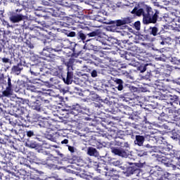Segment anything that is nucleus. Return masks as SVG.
I'll return each mask as SVG.
<instances>
[{
	"mask_svg": "<svg viewBox=\"0 0 180 180\" xmlns=\"http://www.w3.org/2000/svg\"><path fill=\"white\" fill-rule=\"evenodd\" d=\"M27 44L28 46L29 49H34V46L30 41H27Z\"/></svg>",
	"mask_w": 180,
	"mask_h": 180,
	"instance_id": "obj_56",
	"label": "nucleus"
},
{
	"mask_svg": "<svg viewBox=\"0 0 180 180\" xmlns=\"http://www.w3.org/2000/svg\"><path fill=\"white\" fill-rule=\"evenodd\" d=\"M26 146L30 148H37V147H39V144L37 143V142L34 141H30V140H28L26 142Z\"/></svg>",
	"mask_w": 180,
	"mask_h": 180,
	"instance_id": "obj_35",
	"label": "nucleus"
},
{
	"mask_svg": "<svg viewBox=\"0 0 180 180\" xmlns=\"http://www.w3.org/2000/svg\"><path fill=\"white\" fill-rule=\"evenodd\" d=\"M23 9H17L15 11H11L9 13L8 18L11 23H19L22 22V19H25V15L20 13Z\"/></svg>",
	"mask_w": 180,
	"mask_h": 180,
	"instance_id": "obj_17",
	"label": "nucleus"
},
{
	"mask_svg": "<svg viewBox=\"0 0 180 180\" xmlns=\"http://www.w3.org/2000/svg\"><path fill=\"white\" fill-rule=\"evenodd\" d=\"M167 43V39H164L163 41H160V44H162V46H164V44H165Z\"/></svg>",
	"mask_w": 180,
	"mask_h": 180,
	"instance_id": "obj_63",
	"label": "nucleus"
},
{
	"mask_svg": "<svg viewBox=\"0 0 180 180\" xmlns=\"http://www.w3.org/2000/svg\"><path fill=\"white\" fill-rule=\"evenodd\" d=\"M124 115H128L129 119L131 120H141V122H145L147 123V117H146L144 112H141V110H136L134 111L131 110V108L127 107L126 110L124 111Z\"/></svg>",
	"mask_w": 180,
	"mask_h": 180,
	"instance_id": "obj_13",
	"label": "nucleus"
},
{
	"mask_svg": "<svg viewBox=\"0 0 180 180\" xmlns=\"http://www.w3.org/2000/svg\"><path fill=\"white\" fill-rule=\"evenodd\" d=\"M169 61L174 65H180V59H178L176 57H173L169 59Z\"/></svg>",
	"mask_w": 180,
	"mask_h": 180,
	"instance_id": "obj_37",
	"label": "nucleus"
},
{
	"mask_svg": "<svg viewBox=\"0 0 180 180\" xmlns=\"http://www.w3.org/2000/svg\"><path fill=\"white\" fill-rule=\"evenodd\" d=\"M27 137H32V136H34V132L32 130L27 131Z\"/></svg>",
	"mask_w": 180,
	"mask_h": 180,
	"instance_id": "obj_54",
	"label": "nucleus"
},
{
	"mask_svg": "<svg viewBox=\"0 0 180 180\" xmlns=\"http://www.w3.org/2000/svg\"><path fill=\"white\" fill-rule=\"evenodd\" d=\"M91 76L92 78H96V77H98V72L96 70H92L91 72Z\"/></svg>",
	"mask_w": 180,
	"mask_h": 180,
	"instance_id": "obj_51",
	"label": "nucleus"
},
{
	"mask_svg": "<svg viewBox=\"0 0 180 180\" xmlns=\"http://www.w3.org/2000/svg\"><path fill=\"white\" fill-rule=\"evenodd\" d=\"M129 23H131L130 18H124L122 20H108V22H105V25H110V30L111 32H117L120 26L129 25Z\"/></svg>",
	"mask_w": 180,
	"mask_h": 180,
	"instance_id": "obj_14",
	"label": "nucleus"
},
{
	"mask_svg": "<svg viewBox=\"0 0 180 180\" xmlns=\"http://www.w3.org/2000/svg\"><path fill=\"white\" fill-rule=\"evenodd\" d=\"M98 31H93L86 34V36H88V37H96V36H98Z\"/></svg>",
	"mask_w": 180,
	"mask_h": 180,
	"instance_id": "obj_44",
	"label": "nucleus"
},
{
	"mask_svg": "<svg viewBox=\"0 0 180 180\" xmlns=\"http://www.w3.org/2000/svg\"><path fill=\"white\" fill-rule=\"evenodd\" d=\"M20 175H22L25 176L26 175L27 172L25 169H20Z\"/></svg>",
	"mask_w": 180,
	"mask_h": 180,
	"instance_id": "obj_59",
	"label": "nucleus"
},
{
	"mask_svg": "<svg viewBox=\"0 0 180 180\" xmlns=\"http://www.w3.org/2000/svg\"><path fill=\"white\" fill-rule=\"evenodd\" d=\"M28 180H46V179H41L39 177H37V179H33V178L30 177V179H28Z\"/></svg>",
	"mask_w": 180,
	"mask_h": 180,
	"instance_id": "obj_64",
	"label": "nucleus"
},
{
	"mask_svg": "<svg viewBox=\"0 0 180 180\" xmlns=\"http://www.w3.org/2000/svg\"><path fill=\"white\" fill-rule=\"evenodd\" d=\"M8 143H11L8 136L4 135L0 136V144H8Z\"/></svg>",
	"mask_w": 180,
	"mask_h": 180,
	"instance_id": "obj_36",
	"label": "nucleus"
},
{
	"mask_svg": "<svg viewBox=\"0 0 180 180\" xmlns=\"http://www.w3.org/2000/svg\"><path fill=\"white\" fill-rule=\"evenodd\" d=\"M11 132L13 133V134H15L16 136H19V134H20V133H23V130L22 129H16L15 128H13L11 129Z\"/></svg>",
	"mask_w": 180,
	"mask_h": 180,
	"instance_id": "obj_43",
	"label": "nucleus"
},
{
	"mask_svg": "<svg viewBox=\"0 0 180 180\" xmlns=\"http://www.w3.org/2000/svg\"><path fill=\"white\" fill-rule=\"evenodd\" d=\"M50 49H46V75H53V77H58V78H62L63 81L66 84V85H70L72 84L74 81V60L70 59L68 62L65 63V65L67 67V76L66 78L64 77V71L63 68H56L51 65L54 63V59L56 58V55L50 52Z\"/></svg>",
	"mask_w": 180,
	"mask_h": 180,
	"instance_id": "obj_1",
	"label": "nucleus"
},
{
	"mask_svg": "<svg viewBox=\"0 0 180 180\" xmlns=\"http://www.w3.org/2000/svg\"><path fill=\"white\" fill-rule=\"evenodd\" d=\"M3 25H4V26H6L7 27H11V25H9V22H8L7 21H4L3 22Z\"/></svg>",
	"mask_w": 180,
	"mask_h": 180,
	"instance_id": "obj_60",
	"label": "nucleus"
},
{
	"mask_svg": "<svg viewBox=\"0 0 180 180\" xmlns=\"http://www.w3.org/2000/svg\"><path fill=\"white\" fill-rule=\"evenodd\" d=\"M46 180H57V179L56 178V176H48L46 178Z\"/></svg>",
	"mask_w": 180,
	"mask_h": 180,
	"instance_id": "obj_58",
	"label": "nucleus"
},
{
	"mask_svg": "<svg viewBox=\"0 0 180 180\" xmlns=\"http://www.w3.org/2000/svg\"><path fill=\"white\" fill-rule=\"evenodd\" d=\"M94 19L95 20H97V22H101L105 25H106V22H108V20H106V17L103 15V13L102 12H99L98 15L95 16Z\"/></svg>",
	"mask_w": 180,
	"mask_h": 180,
	"instance_id": "obj_28",
	"label": "nucleus"
},
{
	"mask_svg": "<svg viewBox=\"0 0 180 180\" xmlns=\"http://www.w3.org/2000/svg\"><path fill=\"white\" fill-rule=\"evenodd\" d=\"M63 31L68 37H77V33H75V32H70L67 30H63Z\"/></svg>",
	"mask_w": 180,
	"mask_h": 180,
	"instance_id": "obj_39",
	"label": "nucleus"
},
{
	"mask_svg": "<svg viewBox=\"0 0 180 180\" xmlns=\"http://www.w3.org/2000/svg\"><path fill=\"white\" fill-rule=\"evenodd\" d=\"M163 57H165V58H171V53L170 52H165L162 54Z\"/></svg>",
	"mask_w": 180,
	"mask_h": 180,
	"instance_id": "obj_53",
	"label": "nucleus"
},
{
	"mask_svg": "<svg viewBox=\"0 0 180 180\" xmlns=\"http://www.w3.org/2000/svg\"><path fill=\"white\" fill-rule=\"evenodd\" d=\"M1 62L4 63V64H12V56L11 57H4L1 58Z\"/></svg>",
	"mask_w": 180,
	"mask_h": 180,
	"instance_id": "obj_41",
	"label": "nucleus"
},
{
	"mask_svg": "<svg viewBox=\"0 0 180 180\" xmlns=\"http://www.w3.org/2000/svg\"><path fill=\"white\" fill-rule=\"evenodd\" d=\"M144 140H145L144 136L141 135H136L135 144H137V146H139V147H141V146H143V144H144Z\"/></svg>",
	"mask_w": 180,
	"mask_h": 180,
	"instance_id": "obj_34",
	"label": "nucleus"
},
{
	"mask_svg": "<svg viewBox=\"0 0 180 180\" xmlns=\"http://www.w3.org/2000/svg\"><path fill=\"white\" fill-rule=\"evenodd\" d=\"M156 89L162 91V92H167V91H168V85L163 82H159L156 84Z\"/></svg>",
	"mask_w": 180,
	"mask_h": 180,
	"instance_id": "obj_27",
	"label": "nucleus"
},
{
	"mask_svg": "<svg viewBox=\"0 0 180 180\" xmlns=\"http://www.w3.org/2000/svg\"><path fill=\"white\" fill-rule=\"evenodd\" d=\"M112 81H114V82H115V84H117V86H115V88H117V89H118L119 91H123V80L121 79H117V78H114L112 79Z\"/></svg>",
	"mask_w": 180,
	"mask_h": 180,
	"instance_id": "obj_30",
	"label": "nucleus"
},
{
	"mask_svg": "<svg viewBox=\"0 0 180 180\" xmlns=\"http://www.w3.org/2000/svg\"><path fill=\"white\" fill-rule=\"evenodd\" d=\"M80 52H74L72 56L73 57H78V56H79Z\"/></svg>",
	"mask_w": 180,
	"mask_h": 180,
	"instance_id": "obj_62",
	"label": "nucleus"
},
{
	"mask_svg": "<svg viewBox=\"0 0 180 180\" xmlns=\"http://www.w3.org/2000/svg\"><path fill=\"white\" fill-rule=\"evenodd\" d=\"M35 94H37V96H31V98H37L36 101H31L30 103L32 109L40 112L41 110V105L46 103V93L43 91H35Z\"/></svg>",
	"mask_w": 180,
	"mask_h": 180,
	"instance_id": "obj_12",
	"label": "nucleus"
},
{
	"mask_svg": "<svg viewBox=\"0 0 180 180\" xmlns=\"http://www.w3.org/2000/svg\"><path fill=\"white\" fill-rule=\"evenodd\" d=\"M116 175V170L113 169H109L107 170V173L105 174V176H110V178L115 176Z\"/></svg>",
	"mask_w": 180,
	"mask_h": 180,
	"instance_id": "obj_38",
	"label": "nucleus"
},
{
	"mask_svg": "<svg viewBox=\"0 0 180 180\" xmlns=\"http://www.w3.org/2000/svg\"><path fill=\"white\" fill-rule=\"evenodd\" d=\"M144 63H146L141 64L137 68L138 71H140V72H146V71L150 68L149 67H153L151 63H148V62Z\"/></svg>",
	"mask_w": 180,
	"mask_h": 180,
	"instance_id": "obj_24",
	"label": "nucleus"
},
{
	"mask_svg": "<svg viewBox=\"0 0 180 180\" xmlns=\"http://www.w3.org/2000/svg\"><path fill=\"white\" fill-rule=\"evenodd\" d=\"M131 13L134 16H143V25L157 23V20H158V15H160V12L158 10H155L154 12L153 8L148 6H146L145 10L144 8H139L138 6H135L131 11Z\"/></svg>",
	"mask_w": 180,
	"mask_h": 180,
	"instance_id": "obj_3",
	"label": "nucleus"
},
{
	"mask_svg": "<svg viewBox=\"0 0 180 180\" xmlns=\"http://www.w3.org/2000/svg\"><path fill=\"white\" fill-rule=\"evenodd\" d=\"M156 98L160 101H168L169 97L166 94L159 93V96H157Z\"/></svg>",
	"mask_w": 180,
	"mask_h": 180,
	"instance_id": "obj_40",
	"label": "nucleus"
},
{
	"mask_svg": "<svg viewBox=\"0 0 180 180\" xmlns=\"http://www.w3.org/2000/svg\"><path fill=\"white\" fill-rule=\"evenodd\" d=\"M70 116H74L72 118V122H75L76 123H81L82 120H86V117H84V113H82V108L79 104H76L72 106V108L69 111Z\"/></svg>",
	"mask_w": 180,
	"mask_h": 180,
	"instance_id": "obj_11",
	"label": "nucleus"
},
{
	"mask_svg": "<svg viewBox=\"0 0 180 180\" xmlns=\"http://www.w3.org/2000/svg\"><path fill=\"white\" fill-rule=\"evenodd\" d=\"M127 54V51H121L120 52V56L122 57V58H126V55Z\"/></svg>",
	"mask_w": 180,
	"mask_h": 180,
	"instance_id": "obj_52",
	"label": "nucleus"
},
{
	"mask_svg": "<svg viewBox=\"0 0 180 180\" xmlns=\"http://www.w3.org/2000/svg\"><path fill=\"white\" fill-rule=\"evenodd\" d=\"M84 43L85 44L84 48L86 49V50H95V45H94V39H86Z\"/></svg>",
	"mask_w": 180,
	"mask_h": 180,
	"instance_id": "obj_25",
	"label": "nucleus"
},
{
	"mask_svg": "<svg viewBox=\"0 0 180 180\" xmlns=\"http://www.w3.org/2000/svg\"><path fill=\"white\" fill-rule=\"evenodd\" d=\"M76 37L77 40H80L81 41H83V43L86 41V34L84 33L83 30L77 32L76 34Z\"/></svg>",
	"mask_w": 180,
	"mask_h": 180,
	"instance_id": "obj_29",
	"label": "nucleus"
},
{
	"mask_svg": "<svg viewBox=\"0 0 180 180\" xmlns=\"http://www.w3.org/2000/svg\"><path fill=\"white\" fill-rule=\"evenodd\" d=\"M158 27H157L156 26L154 27H149L148 29L147 30V33L148 34H150V36H158V34H160V32Z\"/></svg>",
	"mask_w": 180,
	"mask_h": 180,
	"instance_id": "obj_26",
	"label": "nucleus"
},
{
	"mask_svg": "<svg viewBox=\"0 0 180 180\" xmlns=\"http://www.w3.org/2000/svg\"><path fill=\"white\" fill-rule=\"evenodd\" d=\"M43 70L44 68H41L39 65H32L30 69V72L32 75L37 77V75H40V72H41Z\"/></svg>",
	"mask_w": 180,
	"mask_h": 180,
	"instance_id": "obj_21",
	"label": "nucleus"
},
{
	"mask_svg": "<svg viewBox=\"0 0 180 180\" xmlns=\"http://www.w3.org/2000/svg\"><path fill=\"white\" fill-rule=\"evenodd\" d=\"M168 152H169V148L167 147L164 148L161 151L162 154H164L165 155H168L169 154Z\"/></svg>",
	"mask_w": 180,
	"mask_h": 180,
	"instance_id": "obj_48",
	"label": "nucleus"
},
{
	"mask_svg": "<svg viewBox=\"0 0 180 180\" xmlns=\"http://www.w3.org/2000/svg\"><path fill=\"white\" fill-rule=\"evenodd\" d=\"M110 164L114 165V167H119L122 169L124 175L125 176H131L134 174H140L141 168H143V165L141 163H131L129 162V166L124 167L122 166V162L116 159H111Z\"/></svg>",
	"mask_w": 180,
	"mask_h": 180,
	"instance_id": "obj_6",
	"label": "nucleus"
},
{
	"mask_svg": "<svg viewBox=\"0 0 180 180\" xmlns=\"http://www.w3.org/2000/svg\"><path fill=\"white\" fill-rule=\"evenodd\" d=\"M38 29H39V30H34V33L36 34V36H37V37L39 39H43V38H44V32H46V26H43V27H37Z\"/></svg>",
	"mask_w": 180,
	"mask_h": 180,
	"instance_id": "obj_23",
	"label": "nucleus"
},
{
	"mask_svg": "<svg viewBox=\"0 0 180 180\" xmlns=\"http://www.w3.org/2000/svg\"><path fill=\"white\" fill-rule=\"evenodd\" d=\"M51 147H53V148H58V146L56 145H50V143L49 142L46 143V148L49 149V148H51Z\"/></svg>",
	"mask_w": 180,
	"mask_h": 180,
	"instance_id": "obj_50",
	"label": "nucleus"
},
{
	"mask_svg": "<svg viewBox=\"0 0 180 180\" xmlns=\"http://www.w3.org/2000/svg\"><path fill=\"white\" fill-rule=\"evenodd\" d=\"M18 102H20L19 105L22 106V105H28L29 104V100L20 98Z\"/></svg>",
	"mask_w": 180,
	"mask_h": 180,
	"instance_id": "obj_45",
	"label": "nucleus"
},
{
	"mask_svg": "<svg viewBox=\"0 0 180 180\" xmlns=\"http://www.w3.org/2000/svg\"><path fill=\"white\" fill-rule=\"evenodd\" d=\"M69 143L68 139H64L63 141H61V144H67Z\"/></svg>",
	"mask_w": 180,
	"mask_h": 180,
	"instance_id": "obj_61",
	"label": "nucleus"
},
{
	"mask_svg": "<svg viewBox=\"0 0 180 180\" xmlns=\"http://www.w3.org/2000/svg\"><path fill=\"white\" fill-rule=\"evenodd\" d=\"M58 99H60L59 102L64 101L63 97L57 96L54 91L51 89L46 90V106L47 108L46 114L49 115V116H46V126H48V127H51L53 123H54L53 117H54V112H56V109H57V105L60 104Z\"/></svg>",
	"mask_w": 180,
	"mask_h": 180,
	"instance_id": "obj_2",
	"label": "nucleus"
},
{
	"mask_svg": "<svg viewBox=\"0 0 180 180\" xmlns=\"http://www.w3.org/2000/svg\"><path fill=\"white\" fill-rule=\"evenodd\" d=\"M110 148L111 153L115 154V155L122 157V158H127L129 157L130 145L124 138L120 136L117 137L110 143Z\"/></svg>",
	"mask_w": 180,
	"mask_h": 180,
	"instance_id": "obj_4",
	"label": "nucleus"
},
{
	"mask_svg": "<svg viewBox=\"0 0 180 180\" xmlns=\"http://www.w3.org/2000/svg\"><path fill=\"white\" fill-rule=\"evenodd\" d=\"M49 29L46 28V37L48 40H51V41H53V49H50V50L51 51H53V50H55V51H61V49L64 47V41H54V37H56V29H54V27L53 26Z\"/></svg>",
	"mask_w": 180,
	"mask_h": 180,
	"instance_id": "obj_9",
	"label": "nucleus"
},
{
	"mask_svg": "<svg viewBox=\"0 0 180 180\" xmlns=\"http://www.w3.org/2000/svg\"><path fill=\"white\" fill-rule=\"evenodd\" d=\"M108 104L105 102H103V104L101 103H94V112L96 115H102V113H105L108 108H106V105Z\"/></svg>",
	"mask_w": 180,
	"mask_h": 180,
	"instance_id": "obj_19",
	"label": "nucleus"
},
{
	"mask_svg": "<svg viewBox=\"0 0 180 180\" xmlns=\"http://www.w3.org/2000/svg\"><path fill=\"white\" fill-rule=\"evenodd\" d=\"M128 50L133 51V53H134V54H139L142 56V57H145V58H148L147 56H146V55L143 53L137 52L139 51V46L136 45H132L131 46L129 47V49H128Z\"/></svg>",
	"mask_w": 180,
	"mask_h": 180,
	"instance_id": "obj_32",
	"label": "nucleus"
},
{
	"mask_svg": "<svg viewBox=\"0 0 180 180\" xmlns=\"http://www.w3.org/2000/svg\"><path fill=\"white\" fill-rule=\"evenodd\" d=\"M46 138L51 141H56V137L51 134H47Z\"/></svg>",
	"mask_w": 180,
	"mask_h": 180,
	"instance_id": "obj_47",
	"label": "nucleus"
},
{
	"mask_svg": "<svg viewBox=\"0 0 180 180\" xmlns=\"http://www.w3.org/2000/svg\"><path fill=\"white\" fill-rule=\"evenodd\" d=\"M46 29L51 28L53 25H56L57 22L53 18H58L61 15V8L57 6L55 0H46Z\"/></svg>",
	"mask_w": 180,
	"mask_h": 180,
	"instance_id": "obj_5",
	"label": "nucleus"
},
{
	"mask_svg": "<svg viewBox=\"0 0 180 180\" xmlns=\"http://www.w3.org/2000/svg\"><path fill=\"white\" fill-rule=\"evenodd\" d=\"M91 143L93 147H96V148H98V150L103 148V143H102L99 140L93 139L91 140Z\"/></svg>",
	"mask_w": 180,
	"mask_h": 180,
	"instance_id": "obj_31",
	"label": "nucleus"
},
{
	"mask_svg": "<svg viewBox=\"0 0 180 180\" xmlns=\"http://www.w3.org/2000/svg\"><path fill=\"white\" fill-rule=\"evenodd\" d=\"M87 154L91 157H98L99 153L95 148L89 147L87 150Z\"/></svg>",
	"mask_w": 180,
	"mask_h": 180,
	"instance_id": "obj_33",
	"label": "nucleus"
},
{
	"mask_svg": "<svg viewBox=\"0 0 180 180\" xmlns=\"http://www.w3.org/2000/svg\"><path fill=\"white\" fill-rule=\"evenodd\" d=\"M13 110L14 116H15V117H18V119L9 118V124H11V126H25V122H26L25 118L29 116V114H27V110H26L25 107L20 106L14 107Z\"/></svg>",
	"mask_w": 180,
	"mask_h": 180,
	"instance_id": "obj_7",
	"label": "nucleus"
},
{
	"mask_svg": "<svg viewBox=\"0 0 180 180\" xmlns=\"http://www.w3.org/2000/svg\"><path fill=\"white\" fill-rule=\"evenodd\" d=\"M149 174H150L151 178L153 180H165L169 178V173L164 170V169L161 168L160 166L153 167Z\"/></svg>",
	"mask_w": 180,
	"mask_h": 180,
	"instance_id": "obj_10",
	"label": "nucleus"
},
{
	"mask_svg": "<svg viewBox=\"0 0 180 180\" xmlns=\"http://www.w3.org/2000/svg\"><path fill=\"white\" fill-rule=\"evenodd\" d=\"M125 60H127V61H130L131 63L129 64H131V65H136V63H137V60L139 61H143V63H148L150 61V59L148 58L143 57L140 54L131 53L129 52L127 53L125 56Z\"/></svg>",
	"mask_w": 180,
	"mask_h": 180,
	"instance_id": "obj_15",
	"label": "nucleus"
},
{
	"mask_svg": "<svg viewBox=\"0 0 180 180\" xmlns=\"http://www.w3.org/2000/svg\"><path fill=\"white\" fill-rule=\"evenodd\" d=\"M22 70H23V65H22V63H19L16 65L12 67L11 72L13 74L19 75H20V72H22Z\"/></svg>",
	"mask_w": 180,
	"mask_h": 180,
	"instance_id": "obj_22",
	"label": "nucleus"
},
{
	"mask_svg": "<svg viewBox=\"0 0 180 180\" xmlns=\"http://www.w3.org/2000/svg\"><path fill=\"white\" fill-rule=\"evenodd\" d=\"M57 162V160H56V157L53 155H50L46 152V168L49 169V171H56V169H65V167H58L56 165Z\"/></svg>",
	"mask_w": 180,
	"mask_h": 180,
	"instance_id": "obj_16",
	"label": "nucleus"
},
{
	"mask_svg": "<svg viewBox=\"0 0 180 180\" xmlns=\"http://www.w3.org/2000/svg\"><path fill=\"white\" fill-rule=\"evenodd\" d=\"M134 28L136 29V30H140L141 27V22H140V21H136L134 22Z\"/></svg>",
	"mask_w": 180,
	"mask_h": 180,
	"instance_id": "obj_46",
	"label": "nucleus"
},
{
	"mask_svg": "<svg viewBox=\"0 0 180 180\" xmlns=\"http://www.w3.org/2000/svg\"><path fill=\"white\" fill-rule=\"evenodd\" d=\"M39 126L40 127H46V121L44 118H42V120H39Z\"/></svg>",
	"mask_w": 180,
	"mask_h": 180,
	"instance_id": "obj_49",
	"label": "nucleus"
},
{
	"mask_svg": "<svg viewBox=\"0 0 180 180\" xmlns=\"http://www.w3.org/2000/svg\"><path fill=\"white\" fill-rule=\"evenodd\" d=\"M92 58H94V60H96V61H98V63H102V60L95 56H92Z\"/></svg>",
	"mask_w": 180,
	"mask_h": 180,
	"instance_id": "obj_57",
	"label": "nucleus"
},
{
	"mask_svg": "<svg viewBox=\"0 0 180 180\" xmlns=\"http://www.w3.org/2000/svg\"><path fill=\"white\" fill-rule=\"evenodd\" d=\"M169 99L170 101H172L173 103H176V105H178V102L179 101V97L178 96L176 95L170 96Z\"/></svg>",
	"mask_w": 180,
	"mask_h": 180,
	"instance_id": "obj_42",
	"label": "nucleus"
},
{
	"mask_svg": "<svg viewBox=\"0 0 180 180\" xmlns=\"http://www.w3.org/2000/svg\"><path fill=\"white\" fill-rule=\"evenodd\" d=\"M109 169V167L106 164L104 163H98L97 167L96 168V171L101 174V175H105L106 176V174Z\"/></svg>",
	"mask_w": 180,
	"mask_h": 180,
	"instance_id": "obj_20",
	"label": "nucleus"
},
{
	"mask_svg": "<svg viewBox=\"0 0 180 180\" xmlns=\"http://www.w3.org/2000/svg\"><path fill=\"white\" fill-rule=\"evenodd\" d=\"M0 84L4 85L6 89L2 92L3 96L9 98L12 96L15 89V84H12V79L9 75L4 77V74L0 75Z\"/></svg>",
	"mask_w": 180,
	"mask_h": 180,
	"instance_id": "obj_8",
	"label": "nucleus"
},
{
	"mask_svg": "<svg viewBox=\"0 0 180 180\" xmlns=\"http://www.w3.org/2000/svg\"><path fill=\"white\" fill-rule=\"evenodd\" d=\"M158 160L159 162H162V164H164L165 167H169V168H172L173 171H175L176 169V166L175 165L172 164V160L171 158H168L165 156H160L158 155L157 156Z\"/></svg>",
	"mask_w": 180,
	"mask_h": 180,
	"instance_id": "obj_18",
	"label": "nucleus"
},
{
	"mask_svg": "<svg viewBox=\"0 0 180 180\" xmlns=\"http://www.w3.org/2000/svg\"><path fill=\"white\" fill-rule=\"evenodd\" d=\"M67 147H68V150L71 152V153H75V148L74 146H67Z\"/></svg>",
	"mask_w": 180,
	"mask_h": 180,
	"instance_id": "obj_55",
	"label": "nucleus"
}]
</instances>
